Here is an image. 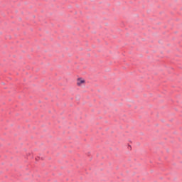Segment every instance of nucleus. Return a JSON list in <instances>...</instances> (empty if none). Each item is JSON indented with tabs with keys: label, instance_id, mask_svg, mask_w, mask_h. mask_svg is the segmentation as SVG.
Instances as JSON below:
<instances>
[{
	"label": "nucleus",
	"instance_id": "obj_1",
	"mask_svg": "<svg viewBox=\"0 0 182 182\" xmlns=\"http://www.w3.org/2000/svg\"><path fill=\"white\" fill-rule=\"evenodd\" d=\"M85 83H86V81H85L84 79L78 78L77 80V86H83L85 85Z\"/></svg>",
	"mask_w": 182,
	"mask_h": 182
}]
</instances>
